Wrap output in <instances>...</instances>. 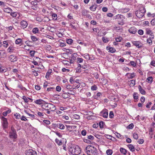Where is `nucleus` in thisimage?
I'll list each match as a JSON object with an SVG mask.
<instances>
[{"label": "nucleus", "instance_id": "nucleus-11", "mask_svg": "<svg viewBox=\"0 0 155 155\" xmlns=\"http://www.w3.org/2000/svg\"><path fill=\"white\" fill-rule=\"evenodd\" d=\"M107 110H103L101 112L103 114V117L104 118H107L108 117V113Z\"/></svg>", "mask_w": 155, "mask_h": 155}, {"label": "nucleus", "instance_id": "nucleus-4", "mask_svg": "<svg viewBox=\"0 0 155 155\" xmlns=\"http://www.w3.org/2000/svg\"><path fill=\"white\" fill-rule=\"evenodd\" d=\"M146 11L145 8L141 7L139 10L135 12L136 16L138 18H141L144 15Z\"/></svg>", "mask_w": 155, "mask_h": 155}, {"label": "nucleus", "instance_id": "nucleus-50", "mask_svg": "<svg viewBox=\"0 0 155 155\" xmlns=\"http://www.w3.org/2000/svg\"><path fill=\"white\" fill-rule=\"evenodd\" d=\"M68 93L69 94H71L72 95H74L75 94V92L74 91L70 90L68 92Z\"/></svg>", "mask_w": 155, "mask_h": 155}, {"label": "nucleus", "instance_id": "nucleus-37", "mask_svg": "<svg viewBox=\"0 0 155 155\" xmlns=\"http://www.w3.org/2000/svg\"><path fill=\"white\" fill-rule=\"evenodd\" d=\"M31 38L33 41H35L38 40V39L35 36L31 35Z\"/></svg>", "mask_w": 155, "mask_h": 155}, {"label": "nucleus", "instance_id": "nucleus-56", "mask_svg": "<svg viewBox=\"0 0 155 155\" xmlns=\"http://www.w3.org/2000/svg\"><path fill=\"white\" fill-rule=\"evenodd\" d=\"M56 91L60 92L61 91V88L60 86H58L56 87Z\"/></svg>", "mask_w": 155, "mask_h": 155}, {"label": "nucleus", "instance_id": "nucleus-24", "mask_svg": "<svg viewBox=\"0 0 155 155\" xmlns=\"http://www.w3.org/2000/svg\"><path fill=\"white\" fill-rule=\"evenodd\" d=\"M52 70L51 69H49L48 70V71L46 73V74L45 76V78H48L49 77V76L50 74L51 73Z\"/></svg>", "mask_w": 155, "mask_h": 155}, {"label": "nucleus", "instance_id": "nucleus-36", "mask_svg": "<svg viewBox=\"0 0 155 155\" xmlns=\"http://www.w3.org/2000/svg\"><path fill=\"white\" fill-rule=\"evenodd\" d=\"M109 50L112 53H114L116 51L115 49L112 47L109 48Z\"/></svg>", "mask_w": 155, "mask_h": 155}, {"label": "nucleus", "instance_id": "nucleus-46", "mask_svg": "<svg viewBox=\"0 0 155 155\" xmlns=\"http://www.w3.org/2000/svg\"><path fill=\"white\" fill-rule=\"evenodd\" d=\"M109 116L110 118H112L114 116L113 112L112 111H110L109 113Z\"/></svg>", "mask_w": 155, "mask_h": 155}, {"label": "nucleus", "instance_id": "nucleus-8", "mask_svg": "<svg viewBox=\"0 0 155 155\" xmlns=\"http://www.w3.org/2000/svg\"><path fill=\"white\" fill-rule=\"evenodd\" d=\"M9 60L11 62H14L17 60V57L14 55H11L8 57Z\"/></svg>", "mask_w": 155, "mask_h": 155}, {"label": "nucleus", "instance_id": "nucleus-34", "mask_svg": "<svg viewBox=\"0 0 155 155\" xmlns=\"http://www.w3.org/2000/svg\"><path fill=\"white\" fill-rule=\"evenodd\" d=\"M147 80L148 83H151L153 81V78L152 77H150L147 79Z\"/></svg>", "mask_w": 155, "mask_h": 155}, {"label": "nucleus", "instance_id": "nucleus-45", "mask_svg": "<svg viewBox=\"0 0 155 155\" xmlns=\"http://www.w3.org/2000/svg\"><path fill=\"white\" fill-rule=\"evenodd\" d=\"M77 60V62L81 63L83 62V59L81 58H78Z\"/></svg>", "mask_w": 155, "mask_h": 155}, {"label": "nucleus", "instance_id": "nucleus-57", "mask_svg": "<svg viewBox=\"0 0 155 155\" xmlns=\"http://www.w3.org/2000/svg\"><path fill=\"white\" fill-rule=\"evenodd\" d=\"M152 39L149 38L147 39V43L149 44L150 45H151L152 44Z\"/></svg>", "mask_w": 155, "mask_h": 155}, {"label": "nucleus", "instance_id": "nucleus-39", "mask_svg": "<svg viewBox=\"0 0 155 155\" xmlns=\"http://www.w3.org/2000/svg\"><path fill=\"white\" fill-rule=\"evenodd\" d=\"M22 41V40L21 38H18L15 40V43L16 44H19Z\"/></svg>", "mask_w": 155, "mask_h": 155}, {"label": "nucleus", "instance_id": "nucleus-27", "mask_svg": "<svg viewBox=\"0 0 155 155\" xmlns=\"http://www.w3.org/2000/svg\"><path fill=\"white\" fill-rule=\"evenodd\" d=\"M2 45L5 48H7V47L9 45L7 41H5L3 42Z\"/></svg>", "mask_w": 155, "mask_h": 155}, {"label": "nucleus", "instance_id": "nucleus-44", "mask_svg": "<svg viewBox=\"0 0 155 155\" xmlns=\"http://www.w3.org/2000/svg\"><path fill=\"white\" fill-rule=\"evenodd\" d=\"M35 53V51L33 50L31 51L30 52V54L31 57H34Z\"/></svg>", "mask_w": 155, "mask_h": 155}, {"label": "nucleus", "instance_id": "nucleus-16", "mask_svg": "<svg viewBox=\"0 0 155 155\" xmlns=\"http://www.w3.org/2000/svg\"><path fill=\"white\" fill-rule=\"evenodd\" d=\"M62 97L64 99L70 97V96L67 93H64L62 95Z\"/></svg>", "mask_w": 155, "mask_h": 155}, {"label": "nucleus", "instance_id": "nucleus-18", "mask_svg": "<svg viewBox=\"0 0 155 155\" xmlns=\"http://www.w3.org/2000/svg\"><path fill=\"white\" fill-rule=\"evenodd\" d=\"M97 8V5H94L91 6L90 8V9L92 11H94L96 10Z\"/></svg>", "mask_w": 155, "mask_h": 155}, {"label": "nucleus", "instance_id": "nucleus-48", "mask_svg": "<svg viewBox=\"0 0 155 155\" xmlns=\"http://www.w3.org/2000/svg\"><path fill=\"white\" fill-rule=\"evenodd\" d=\"M134 126L133 124L131 123L127 126V128L129 129H132L133 128Z\"/></svg>", "mask_w": 155, "mask_h": 155}, {"label": "nucleus", "instance_id": "nucleus-64", "mask_svg": "<svg viewBox=\"0 0 155 155\" xmlns=\"http://www.w3.org/2000/svg\"><path fill=\"white\" fill-rule=\"evenodd\" d=\"M151 24L153 25H155V18L152 19L151 21Z\"/></svg>", "mask_w": 155, "mask_h": 155}, {"label": "nucleus", "instance_id": "nucleus-58", "mask_svg": "<svg viewBox=\"0 0 155 155\" xmlns=\"http://www.w3.org/2000/svg\"><path fill=\"white\" fill-rule=\"evenodd\" d=\"M37 114L38 116L41 117H43L44 116V115L43 113L40 112H38Z\"/></svg>", "mask_w": 155, "mask_h": 155}, {"label": "nucleus", "instance_id": "nucleus-1", "mask_svg": "<svg viewBox=\"0 0 155 155\" xmlns=\"http://www.w3.org/2000/svg\"><path fill=\"white\" fill-rule=\"evenodd\" d=\"M69 151L71 154L74 155H78L80 153L81 149L78 146L72 145L69 148Z\"/></svg>", "mask_w": 155, "mask_h": 155}, {"label": "nucleus", "instance_id": "nucleus-2", "mask_svg": "<svg viewBox=\"0 0 155 155\" xmlns=\"http://www.w3.org/2000/svg\"><path fill=\"white\" fill-rule=\"evenodd\" d=\"M41 107L43 111L44 110H50L51 111H54L56 110V106L51 103H45L42 105Z\"/></svg>", "mask_w": 155, "mask_h": 155}, {"label": "nucleus", "instance_id": "nucleus-12", "mask_svg": "<svg viewBox=\"0 0 155 155\" xmlns=\"http://www.w3.org/2000/svg\"><path fill=\"white\" fill-rule=\"evenodd\" d=\"M44 101L41 99H39L38 100H36L34 101V103L38 105H41L42 104Z\"/></svg>", "mask_w": 155, "mask_h": 155}, {"label": "nucleus", "instance_id": "nucleus-28", "mask_svg": "<svg viewBox=\"0 0 155 155\" xmlns=\"http://www.w3.org/2000/svg\"><path fill=\"white\" fill-rule=\"evenodd\" d=\"M14 49L13 48L12 46H9V47L8 48L7 50L8 52H13Z\"/></svg>", "mask_w": 155, "mask_h": 155}, {"label": "nucleus", "instance_id": "nucleus-15", "mask_svg": "<svg viewBox=\"0 0 155 155\" xmlns=\"http://www.w3.org/2000/svg\"><path fill=\"white\" fill-rule=\"evenodd\" d=\"M6 54L5 51L4 50H0V57L4 58Z\"/></svg>", "mask_w": 155, "mask_h": 155}, {"label": "nucleus", "instance_id": "nucleus-17", "mask_svg": "<svg viewBox=\"0 0 155 155\" xmlns=\"http://www.w3.org/2000/svg\"><path fill=\"white\" fill-rule=\"evenodd\" d=\"M127 147L132 152L135 151L134 147L132 144H128L127 145Z\"/></svg>", "mask_w": 155, "mask_h": 155}, {"label": "nucleus", "instance_id": "nucleus-41", "mask_svg": "<svg viewBox=\"0 0 155 155\" xmlns=\"http://www.w3.org/2000/svg\"><path fill=\"white\" fill-rule=\"evenodd\" d=\"M104 122L103 121H101L99 123V126L101 128H102L104 127Z\"/></svg>", "mask_w": 155, "mask_h": 155}, {"label": "nucleus", "instance_id": "nucleus-6", "mask_svg": "<svg viewBox=\"0 0 155 155\" xmlns=\"http://www.w3.org/2000/svg\"><path fill=\"white\" fill-rule=\"evenodd\" d=\"M26 155H37V153L35 150L32 149H29L25 152Z\"/></svg>", "mask_w": 155, "mask_h": 155}, {"label": "nucleus", "instance_id": "nucleus-9", "mask_svg": "<svg viewBox=\"0 0 155 155\" xmlns=\"http://www.w3.org/2000/svg\"><path fill=\"white\" fill-rule=\"evenodd\" d=\"M128 31L132 34H135L137 32V29L134 27H131L129 30Z\"/></svg>", "mask_w": 155, "mask_h": 155}, {"label": "nucleus", "instance_id": "nucleus-33", "mask_svg": "<svg viewBox=\"0 0 155 155\" xmlns=\"http://www.w3.org/2000/svg\"><path fill=\"white\" fill-rule=\"evenodd\" d=\"M73 40L71 39H66V42L68 44H71L73 42Z\"/></svg>", "mask_w": 155, "mask_h": 155}, {"label": "nucleus", "instance_id": "nucleus-51", "mask_svg": "<svg viewBox=\"0 0 155 155\" xmlns=\"http://www.w3.org/2000/svg\"><path fill=\"white\" fill-rule=\"evenodd\" d=\"M73 118L76 119H78L80 118V116L77 114H74L73 115Z\"/></svg>", "mask_w": 155, "mask_h": 155}, {"label": "nucleus", "instance_id": "nucleus-53", "mask_svg": "<svg viewBox=\"0 0 155 155\" xmlns=\"http://www.w3.org/2000/svg\"><path fill=\"white\" fill-rule=\"evenodd\" d=\"M137 93H134L133 94L134 98V99L137 100L138 99V96L137 95Z\"/></svg>", "mask_w": 155, "mask_h": 155}, {"label": "nucleus", "instance_id": "nucleus-31", "mask_svg": "<svg viewBox=\"0 0 155 155\" xmlns=\"http://www.w3.org/2000/svg\"><path fill=\"white\" fill-rule=\"evenodd\" d=\"M104 137L107 138L110 140H113V139H112V137L110 135L107 134H105L104 135Z\"/></svg>", "mask_w": 155, "mask_h": 155}, {"label": "nucleus", "instance_id": "nucleus-49", "mask_svg": "<svg viewBox=\"0 0 155 155\" xmlns=\"http://www.w3.org/2000/svg\"><path fill=\"white\" fill-rule=\"evenodd\" d=\"M133 137L135 139L137 140L138 138V134L137 133H134L133 135Z\"/></svg>", "mask_w": 155, "mask_h": 155}, {"label": "nucleus", "instance_id": "nucleus-5", "mask_svg": "<svg viewBox=\"0 0 155 155\" xmlns=\"http://www.w3.org/2000/svg\"><path fill=\"white\" fill-rule=\"evenodd\" d=\"M9 136L10 138L16 139L17 137V134L16 130L14 127L12 126L11 127V131L9 132Z\"/></svg>", "mask_w": 155, "mask_h": 155}, {"label": "nucleus", "instance_id": "nucleus-14", "mask_svg": "<svg viewBox=\"0 0 155 155\" xmlns=\"http://www.w3.org/2000/svg\"><path fill=\"white\" fill-rule=\"evenodd\" d=\"M132 43L134 45L136 46V47H137L138 48H140L141 47H142V45H141L140 46V43L138 41H134Z\"/></svg>", "mask_w": 155, "mask_h": 155}, {"label": "nucleus", "instance_id": "nucleus-35", "mask_svg": "<svg viewBox=\"0 0 155 155\" xmlns=\"http://www.w3.org/2000/svg\"><path fill=\"white\" fill-rule=\"evenodd\" d=\"M128 74H130L129 77V78L130 79L133 78L135 76L134 73H131V74H130L129 73H127L126 74V75L127 76V75H128Z\"/></svg>", "mask_w": 155, "mask_h": 155}, {"label": "nucleus", "instance_id": "nucleus-25", "mask_svg": "<svg viewBox=\"0 0 155 155\" xmlns=\"http://www.w3.org/2000/svg\"><path fill=\"white\" fill-rule=\"evenodd\" d=\"M32 31L34 33L36 34L38 33H39V31L38 28L36 27L33 28Z\"/></svg>", "mask_w": 155, "mask_h": 155}, {"label": "nucleus", "instance_id": "nucleus-61", "mask_svg": "<svg viewBox=\"0 0 155 155\" xmlns=\"http://www.w3.org/2000/svg\"><path fill=\"white\" fill-rule=\"evenodd\" d=\"M43 122L45 123L47 125L50 124V122L48 120H43Z\"/></svg>", "mask_w": 155, "mask_h": 155}, {"label": "nucleus", "instance_id": "nucleus-26", "mask_svg": "<svg viewBox=\"0 0 155 155\" xmlns=\"http://www.w3.org/2000/svg\"><path fill=\"white\" fill-rule=\"evenodd\" d=\"M11 112V110H8L2 113L3 115L4 116H6L8 114H9Z\"/></svg>", "mask_w": 155, "mask_h": 155}, {"label": "nucleus", "instance_id": "nucleus-7", "mask_svg": "<svg viewBox=\"0 0 155 155\" xmlns=\"http://www.w3.org/2000/svg\"><path fill=\"white\" fill-rule=\"evenodd\" d=\"M2 119L3 121L2 124L3 127L4 128H7L8 126V122L7 119L2 116Z\"/></svg>", "mask_w": 155, "mask_h": 155}, {"label": "nucleus", "instance_id": "nucleus-43", "mask_svg": "<svg viewBox=\"0 0 155 155\" xmlns=\"http://www.w3.org/2000/svg\"><path fill=\"white\" fill-rule=\"evenodd\" d=\"M22 99L24 100L25 102L27 103L28 102V99L25 96H22Z\"/></svg>", "mask_w": 155, "mask_h": 155}, {"label": "nucleus", "instance_id": "nucleus-63", "mask_svg": "<svg viewBox=\"0 0 155 155\" xmlns=\"http://www.w3.org/2000/svg\"><path fill=\"white\" fill-rule=\"evenodd\" d=\"M138 33L140 35H142L143 33V31L142 30H139L138 31Z\"/></svg>", "mask_w": 155, "mask_h": 155}, {"label": "nucleus", "instance_id": "nucleus-38", "mask_svg": "<svg viewBox=\"0 0 155 155\" xmlns=\"http://www.w3.org/2000/svg\"><path fill=\"white\" fill-rule=\"evenodd\" d=\"M135 84V81L132 80L131 81V82L130 84V86H133Z\"/></svg>", "mask_w": 155, "mask_h": 155}, {"label": "nucleus", "instance_id": "nucleus-54", "mask_svg": "<svg viewBox=\"0 0 155 155\" xmlns=\"http://www.w3.org/2000/svg\"><path fill=\"white\" fill-rule=\"evenodd\" d=\"M52 16L53 17V19L54 20H57V15L55 13H53L52 15Z\"/></svg>", "mask_w": 155, "mask_h": 155}, {"label": "nucleus", "instance_id": "nucleus-32", "mask_svg": "<svg viewBox=\"0 0 155 155\" xmlns=\"http://www.w3.org/2000/svg\"><path fill=\"white\" fill-rule=\"evenodd\" d=\"M5 71L6 70L5 68L2 66H0V72L2 73Z\"/></svg>", "mask_w": 155, "mask_h": 155}, {"label": "nucleus", "instance_id": "nucleus-59", "mask_svg": "<svg viewBox=\"0 0 155 155\" xmlns=\"http://www.w3.org/2000/svg\"><path fill=\"white\" fill-rule=\"evenodd\" d=\"M133 0H126V2L128 4H132Z\"/></svg>", "mask_w": 155, "mask_h": 155}, {"label": "nucleus", "instance_id": "nucleus-10", "mask_svg": "<svg viewBox=\"0 0 155 155\" xmlns=\"http://www.w3.org/2000/svg\"><path fill=\"white\" fill-rule=\"evenodd\" d=\"M20 25L21 26L22 28H25L27 26L28 23L26 21L23 20L21 22Z\"/></svg>", "mask_w": 155, "mask_h": 155}, {"label": "nucleus", "instance_id": "nucleus-30", "mask_svg": "<svg viewBox=\"0 0 155 155\" xmlns=\"http://www.w3.org/2000/svg\"><path fill=\"white\" fill-rule=\"evenodd\" d=\"M113 153L112 150L110 149L107 150L106 151V153L107 155H111Z\"/></svg>", "mask_w": 155, "mask_h": 155}, {"label": "nucleus", "instance_id": "nucleus-29", "mask_svg": "<svg viewBox=\"0 0 155 155\" xmlns=\"http://www.w3.org/2000/svg\"><path fill=\"white\" fill-rule=\"evenodd\" d=\"M83 56L87 60H88L90 59V57L88 54L86 53L83 55Z\"/></svg>", "mask_w": 155, "mask_h": 155}, {"label": "nucleus", "instance_id": "nucleus-21", "mask_svg": "<svg viewBox=\"0 0 155 155\" xmlns=\"http://www.w3.org/2000/svg\"><path fill=\"white\" fill-rule=\"evenodd\" d=\"M4 11L5 12L9 13L12 12V10L10 8H5L4 9Z\"/></svg>", "mask_w": 155, "mask_h": 155}, {"label": "nucleus", "instance_id": "nucleus-62", "mask_svg": "<svg viewBox=\"0 0 155 155\" xmlns=\"http://www.w3.org/2000/svg\"><path fill=\"white\" fill-rule=\"evenodd\" d=\"M102 40H103L104 42L105 43H107L108 42V40L107 38H105L104 37H103L102 38Z\"/></svg>", "mask_w": 155, "mask_h": 155}, {"label": "nucleus", "instance_id": "nucleus-23", "mask_svg": "<svg viewBox=\"0 0 155 155\" xmlns=\"http://www.w3.org/2000/svg\"><path fill=\"white\" fill-rule=\"evenodd\" d=\"M77 56V54L76 53H73V54L71 56V60H76V58Z\"/></svg>", "mask_w": 155, "mask_h": 155}, {"label": "nucleus", "instance_id": "nucleus-55", "mask_svg": "<svg viewBox=\"0 0 155 155\" xmlns=\"http://www.w3.org/2000/svg\"><path fill=\"white\" fill-rule=\"evenodd\" d=\"M144 140L143 139H139L137 141V142L140 144H142L143 143Z\"/></svg>", "mask_w": 155, "mask_h": 155}, {"label": "nucleus", "instance_id": "nucleus-40", "mask_svg": "<svg viewBox=\"0 0 155 155\" xmlns=\"http://www.w3.org/2000/svg\"><path fill=\"white\" fill-rule=\"evenodd\" d=\"M10 15L12 17H15L17 15V13L16 12H12L10 13Z\"/></svg>", "mask_w": 155, "mask_h": 155}, {"label": "nucleus", "instance_id": "nucleus-47", "mask_svg": "<svg viewBox=\"0 0 155 155\" xmlns=\"http://www.w3.org/2000/svg\"><path fill=\"white\" fill-rule=\"evenodd\" d=\"M115 134L117 136V137L118 138H120V139H121L122 137L121 135L120 134L116 132L115 133Z\"/></svg>", "mask_w": 155, "mask_h": 155}, {"label": "nucleus", "instance_id": "nucleus-3", "mask_svg": "<svg viewBox=\"0 0 155 155\" xmlns=\"http://www.w3.org/2000/svg\"><path fill=\"white\" fill-rule=\"evenodd\" d=\"M87 153L88 155H97V150L91 145L88 146L86 148Z\"/></svg>", "mask_w": 155, "mask_h": 155}, {"label": "nucleus", "instance_id": "nucleus-52", "mask_svg": "<svg viewBox=\"0 0 155 155\" xmlns=\"http://www.w3.org/2000/svg\"><path fill=\"white\" fill-rule=\"evenodd\" d=\"M97 89V86L95 85H94L91 86V89L92 91H95Z\"/></svg>", "mask_w": 155, "mask_h": 155}, {"label": "nucleus", "instance_id": "nucleus-20", "mask_svg": "<svg viewBox=\"0 0 155 155\" xmlns=\"http://www.w3.org/2000/svg\"><path fill=\"white\" fill-rule=\"evenodd\" d=\"M120 151L124 155H125L127 152V150L123 148H120Z\"/></svg>", "mask_w": 155, "mask_h": 155}, {"label": "nucleus", "instance_id": "nucleus-13", "mask_svg": "<svg viewBox=\"0 0 155 155\" xmlns=\"http://www.w3.org/2000/svg\"><path fill=\"white\" fill-rule=\"evenodd\" d=\"M138 88L139 89V90L140 92L143 94H145V91L142 88V87L140 85H139L138 86Z\"/></svg>", "mask_w": 155, "mask_h": 155}, {"label": "nucleus", "instance_id": "nucleus-22", "mask_svg": "<svg viewBox=\"0 0 155 155\" xmlns=\"http://www.w3.org/2000/svg\"><path fill=\"white\" fill-rule=\"evenodd\" d=\"M123 17L122 15L118 14L114 16V18L115 19H122Z\"/></svg>", "mask_w": 155, "mask_h": 155}, {"label": "nucleus", "instance_id": "nucleus-42", "mask_svg": "<svg viewBox=\"0 0 155 155\" xmlns=\"http://www.w3.org/2000/svg\"><path fill=\"white\" fill-rule=\"evenodd\" d=\"M55 141L56 143L58 145H61L62 144V142L57 139H56Z\"/></svg>", "mask_w": 155, "mask_h": 155}, {"label": "nucleus", "instance_id": "nucleus-19", "mask_svg": "<svg viewBox=\"0 0 155 155\" xmlns=\"http://www.w3.org/2000/svg\"><path fill=\"white\" fill-rule=\"evenodd\" d=\"M57 126L58 127L61 129L63 130L65 128V126L64 124H57Z\"/></svg>", "mask_w": 155, "mask_h": 155}, {"label": "nucleus", "instance_id": "nucleus-60", "mask_svg": "<svg viewBox=\"0 0 155 155\" xmlns=\"http://www.w3.org/2000/svg\"><path fill=\"white\" fill-rule=\"evenodd\" d=\"M130 63L131 65L133 67H135L136 65V63L134 61H131Z\"/></svg>", "mask_w": 155, "mask_h": 155}]
</instances>
